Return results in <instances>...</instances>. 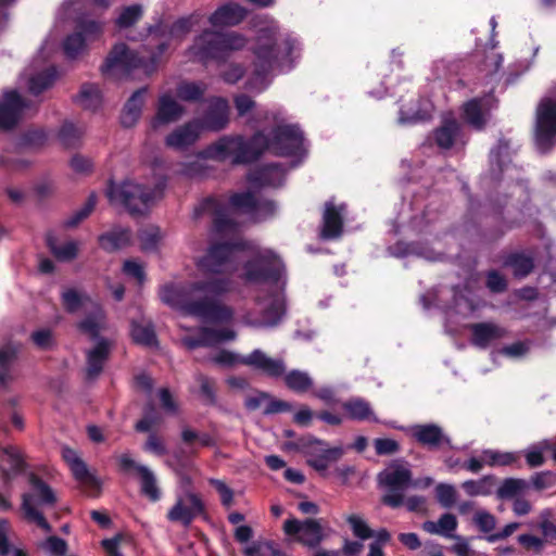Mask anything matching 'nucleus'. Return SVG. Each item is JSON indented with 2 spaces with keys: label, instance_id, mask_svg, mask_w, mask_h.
Here are the masks:
<instances>
[{
  "label": "nucleus",
  "instance_id": "f257e3e1",
  "mask_svg": "<svg viewBox=\"0 0 556 556\" xmlns=\"http://www.w3.org/2000/svg\"><path fill=\"white\" fill-rule=\"evenodd\" d=\"M235 247L236 244L229 243L211 247L207 253L197 261V268L206 278L193 281L187 287L166 283L160 290L161 301L205 321L231 320L232 309L219 303L217 298L229 292L232 282L228 277L217 275L231 274L237 269Z\"/></svg>",
  "mask_w": 556,
  "mask_h": 556
},
{
  "label": "nucleus",
  "instance_id": "f03ea898",
  "mask_svg": "<svg viewBox=\"0 0 556 556\" xmlns=\"http://www.w3.org/2000/svg\"><path fill=\"white\" fill-rule=\"evenodd\" d=\"M302 144L303 135L295 125L279 123L271 140L262 132L255 134L248 141L242 137H224L208 148L207 154L220 161L230 159L232 163L241 164L256 160L265 150L279 156L295 155Z\"/></svg>",
  "mask_w": 556,
  "mask_h": 556
},
{
  "label": "nucleus",
  "instance_id": "7ed1b4c3",
  "mask_svg": "<svg viewBox=\"0 0 556 556\" xmlns=\"http://www.w3.org/2000/svg\"><path fill=\"white\" fill-rule=\"evenodd\" d=\"M203 15L193 13L174 22L170 26H163L160 30V40L156 43V52H151L148 64L144 56H138L135 52L128 50L124 43L114 46L102 66L103 74L112 77H123L132 70L142 67L144 73L149 74L157 62V59L166 51L173 41H181L198 25Z\"/></svg>",
  "mask_w": 556,
  "mask_h": 556
},
{
  "label": "nucleus",
  "instance_id": "20e7f679",
  "mask_svg": "<svg viewBox=\"0 0 556 556\" xmlns=\"http://www.w3.org/2000/svg\"><path fill=\"white\" fill-rule=\"evenodd\" d=\"M292 49V41L282 37L276 27L262 29L253 50L254 61L247 83L248 88L257 92L263 91L269 84L270 73L291 54Z\"/></svg>",
  "mask_w": 556,
  "mask_h": 556
},
{
  "label": "nucleus",
  "instance_id": "39448f33",
  "mask_svg": "<svg viewBox=\"0 0 556 556\" xmlns=\"http://www.w3.org/2000/svg\"><path fill=\"white\" fill-rule=\"evenodd\" d=\"M165 187V177L159 175L154 179L153 187L125 181L121 185L111 184L106 193L112 203L124 205L130 214H143L163 195Z\"/></svg>",
  "mask_w": 556,
  "mask_h": 556
},
{
  "label": "nucleus",
  "instance_id": "423d86ee",
  "mask_svg": "<svg viewBox=\"0 0 556 556\" xmlns=\"http://www.w3.org/2000/svg\"><path fill=\"white\" fill-rule=\"evenodd\" d=\"M248 39L237 31L218 33L206 29L197 36L189 53L200 61L223 60L235 51L242 50Z\"/></svg>",
  "mask_w": 556,
  "mask_h": 556
},
{
  "label": "nucleus",
  "instance_id": "0eeeda50",
  "mask_svg": "<svg viewBox=\"0 0 556 556\" xmlns=\"http://www.w3.org/2000/svg\"><path fill=\"white\" fill-rule=\"evenodd\" d=\"M30 491L22 496V510L28 522L36 523L46 532L51 531L43 509L52 508L58 502L54 491L35 475L29 477Z\"/></svg>",
  "mask_w": 556,
  "mask_h": 556
},
{
  "label": "nucleus",
  "instance_id": "6e6552de",
  "mask_svg": "<svg viewBox=\"0 0 556 556\" xmlns=\"http://www.w3.org/2000/svg\"><path fill=\"white\" fill-rule=\"evenodd\" d=\"M63 305L71 313L85 308L88 315L78 324V329L84 334L96 339L100 331L105 328V314L102 307L91 301L86 294L79 293L75 289H66L62 293Z\"/></svg>",
  "mask_w": 556,
  "mask_h": 556
},
{
  "label": "nucleus",
  "instance_id": "1a4fd4ad",
  "mask_svg": "<svg viewBox=\"0 0 556 556\" xmlns=\"http://www.w3.org/2000/svg\"><path fill=\"white\" fill-rule=\"evenodd\" d=\"M296 447L307 458V464L320 473L326 472L330 464L344 454L342 446L329 447L327 442L313 437L301 438Z\"/></svg>",
  "mask_w": 556,
  "mask_h": 556
},
{
  "label": "nucleus",
  "instance_id": "9d476101",
  "mask_svg": "<svg viewBox=\"0 0 556 556\" xmlns=\"http://www.w3.org/2000/svg\"><path fill=\"white\" fill-rule=\"evenodd\" d=\"M379 482L389 489L383 495V504L397 508L403 505V492L412 486V472L402 465H392L379 473Z\"/></svg>",
  "mask_w": 556,
  "mask_h": 556
},
{
  "label": "nucleus",
  "instance_id": "9b49d317",
  "mask_svg": "<svg viewBox=\"0 0 556 556\" xmlns=\"http://www.w3.org/2000/svg\"><path fill=\"white\" fill-rule=\"evenodd\" d=\"M282 273V264L279 257L271 251L260 252L244 267V278L251 282L275 281L278 282Z\"/></svg>",
  "mask_w": 556,
  "mask_h": 556
},
{
  "label": "nucleus",
  "instance_id": "f8f14e48",
  "mask_svg": "<svg viewBox=\"0 0 556 556\" xmlns=\"http://www.w3.org/2000/svg\"><path fill=\"white\" fill-rule=\"evenodd\" d=\"M283 531L289 536H295L298 542L308 547H316L326 536L321 520L312 518L287 519L283 522Z\"/></svg>",
  "mask_w": 556,
  "mask_h": 556
},
{
  "label": "nucleus",
  "instance_id": "ddd939ff",
  "mask_svg": "<svg viewBox=\"0 0 556 556\" xmlns=\"http://www.w3.org/2000/svg\"><path fill=\"white\" fill-rule=\"evenodd\" d=\"M520 453L507 452L488 448L483 450L479 456L470 457L465 464L464 468L472 473H478L484 466L488 467H509L514 466L520 468Z\"/></svg>",
  "mask_w": 556,
  "mask_h": 556
},
{
  "label": "nucleus",
  "instance_id": "4468645a",
  "mask_svg": "<svg viewBox=\"0 0 556 556\" xmlns=\"http://www.w3.org/2000/svg\"><path fill=\"white\" fill-rule=\"evenodd\" d=\"M556 135V103L549 99L542 100L536 110L535 141L541 150L552 146Z\"/></svg>",
  "mask_w": 556,
  "mask_h": 556
},
{
  "label": "nucleus",
  "instance_id": "2eb2a0df",
  "mask_svg": "<svg viewBox=\"0 0 556 556\" xmlns=\"http://www.w3.org/2000/svg\"><path fill=\"white\" fill-rule=\"evenodd\" d=\"M204 215L212 217L214 229L218 233H231L237 228V224L230 217L229 208L215 199H205L194 208V219Z\"/></svg>",
  "mask_w": 556,
  "mask_h": 556
},
{
  "label": "nucleus",
  "instance_id": "dca6fc26",
  "mask_svg": "<svg viewBox=\"0 0 556 556\" xmlns=\"http://www.w3.org/2000/svg\"><path fill=\"white\" fill-rule=\"evenodd\" d=\"M204 513V503L201 497L192 492L177 498L174 506L168 510L167 518L172 522H177L188 527L191 522Z\"/></svg>",
  "mask_w": 556,
  "mask_h": 556
},
{
  "label": "nucleus",
  "instance_id": "f3484780",
  "mask_svg": "<svg viewBox=\"0 0 556 556\" xmlns=\"http://www.w3.org/2000/svg\"><path fill=\"white\" fill-rule=\"evenodd\" d=\"M243 365L273 379L281 378L287 369L282 358H274L260 349L245 355Z\"/></svg>",
  "mask_w": 556,
  "mask_h": 556
},
{
  "label": "nucleus",
  "instance_id": "a211bd4d",
  "mask_svg": "<svg viewBox=\"0 0 556 556\" xmlns=\"http://www.w3.org/2000/svg\"><path fill=\"white\" fill-rule=\"evenodd\" d=\"M184 114L185 108L169 92H164L157 99L156 112L150 127L156 129L162 125L176 123Z\"/></svg>",
  "mask_w": 556,
  "mask_h": 556
},
{
  "label": "nucleus",
  "instance_id": "6ab92c4d",
  "mask_svg": "<svg viewBox=\"0 0 556 556\" xmlns=\"http://www.w3.org/2000/svg\"><path fill=\"white\" fill-rule=\"evenodd\" d=\"M27 108L28 105L16 91L5 92L0 103V128L10 129L14 127L23 117Z\"/></svg>",
  "mask_w": 556,
  "mask_h": 556
},
{
  "label": "nucleus",
  "instance_id": "aec40b11",
  "mask_svg": "<svg viewBox=\"0 0 556 556\" xmlns=\"http://www.w3.org/2000/svg\"><path fill=\"white\" fill-rule=\"evenodd\" d=\"M201 130L200 121L193 119L170 131L165 138V144L174 150H185L199 139Z\"/></svg>",
  "mask_w": 556,
  "mask_h": 556
},
{
  "label": "nucleus",
  "instance_id": "412c9836",
  "mask_svg": "<svg viewBox=\"0 0 556 556\" xmlns=\"http://www.w3.org/2000/svg\"><path fill=\"white\" fill-rule=\"evenodd\" d=\"M228 114L229 104L226 99L214 98L210 100L207 112L199 119L201 129L217 131L225 128L229 119Z\"/></svg>",
  "mask_w": 556,
  "mask_h": 556
},
{
  "label": "nucleus",
  "instance_id": "4be33fe9",
  "mask_svg": "<svg viewBox=\"0 0 556 556\" xmlns=\"http://www.w3.org/2000/svg\"><path fill=\"white\" fill-rule=\"evenodd\" d=\"M469 330L471 331V343L480 349H486L490 344L507 336L505 328L490 321L471 324Z\"/></svg>",
  "mask_w": 556,
  "mask_h": 556
},
{
  "label": "nucleus",
  "instance_id": "5701e85b",
  "mask_svg": "<svg viewBox=\"0 0 556 556\" xmlns=\"http://www.w3.org/2000/svg\"><path fill=\"white\" fill-rule=\"evenodd\" d=\"M412 437L430 450H438L444 444L450 445V439L441 427L434 424L415 425L410 428Z\"/></svg>",
  "mask_w": 556,
  "mask_h": 556
},
{
  "label": "nucleus",
  "instance_id": "b1692460",
  "mask_svg": "<svg viewBox=\"0 0 556 556\" xmlns=\"http://www.w3.org/2000/svg\"><path fill=\"white\" fill-rule=\"evenodd\" d=\"M25 468L24 457L15 446H8L0 450V476L4 483H8Z\"/></svg>",
  "mask_w": 556,
  "mask_h": 556
},
{
  "label": "nucleus",
  "instance_id": "393cba45",
  "mask_svg": "<svg viewBox=\"0 0 556 556\" xmlns=\"http://www.w3.org/2000/svg\"><path fill=\"white\" fill-rule=\"evenodd\" d=\"M236 333L230 329L215 330L203 327L200 329L199 338L184 337L181 343L188 349L193 350L199 346H208L223 341L235 339Z\"/></svg>",
  "mask_w": 556,
  "mask_h": 556
},
{
  "label": "nucleus",
  "instance_id": "a878e982",
  "mask_svg": "<svg viewBox=\"0 0 556 556\" xmlns=\"http://www.w3.org/2000/svg\"><path fill=\"white\" fill-rule=\"evenodd\" d=\"M147 87L136 90L124 105L121 114V124L125 128L134 127L140 119L146 103Z\"/></svg>",
  "mask_w": 556,
  "mask_h": 556
},
{
  "label": "nucleus",
  "instance_id": "bb28decb",
  "mask_svg": "<svg viewBox=\"0 0 556 556\" xmlns=\"http://www.w3.org/2000/svg\"><path fill=\"white\" fill-rule=\"evenodd\" d=\"M110 353V342L100 340L97 345L87 352L86 376L89 380L96 379L102 371Z\"/></svg>",
  "mask_w": 556,
  "mask_h": 556
},
{
  "label": "nucleus",
  "instance_id": "cd10ccee",
  "mask_svg": "<svg viewBox=\"0 0 556 556\" xmlns=\"http://www.w3.org/2000/svg\"><path fill=\"white\" fill-rule=\"evenodd\" d=\"M247 15V11L239 4L228 3L219 7L208 18L213 26H233L239 24Z\"/></svg>",
  "mask_w": 556,
  "mask_h": 556
},
{
  "label": "nucleus",
  "instance_id": "c85d7f7f",
  "mask_svg": "<svg viewBox=\"0 0 556 556\" xmlns=\"http://www.w3.org/2000/svg\"><path fill=\"white\" fill-rule=\"evenodd\" d=\"M283 172L279 165L273 164L249 174L248 180L255 186H273L276 187L280 184Z\"/></svg>",
  "mask_w": 556,
  "mask_h": 556
},
{
  "label": "nucleus",
  "instance_id": "c756f323",
  "mask_svg": "<svg viewBox=\"0 0 556 556\" xmlns=\"http://www.w3.org/2000/svg\"><path fill=\"white\" fill-rule=\"evenodd\" d=\"M99 243L106 251L123 249L131 243V233L126 228H114L99 237Z\"/></svg>",
  "mask_w": 556,
  "mask_h": 556
},
{
  "label": "nucleus",
  "instance_id": "7c9ffc66",
  "mask_svg": "<svg viewBox=\"0 0 556 556\" xmlns=\"http://www.w3.org/2000/svg\"><path fill=\"white\" fill-rule=\"evenodd\" d=\"M258 305L266 325H275L283 314V299L279 293H275L268 299H258Z\"/></svg>",
  "mask_w": 556,
  "mask_h": 556
},
{
  "label": "nucleus",
  "instance_id": "2f4dec72",
  "mask_svg": "<svg viewBox=\"0 0 556 556\" xmlns=\"http://www.w3.org/2000/svg\"><path fill=\"white\" fill-rule=\"evenodd\" d=\"M342 217L341 212L332 203H326L324 212L323 237L333 239L341 235Z\"/></svg>",
  "mask_w": 556,
  "mask_h": 556
},
{
  "label": "nucleus",
  "instance_id": "473e14b6",
  "mask_svg": "<svg viewBox=\"0 0 556 556\" xmlns=\"http://www.w3.org/2000/svg\"><path fill=\"white\" fill-rule=\"evenodd\" d=\"M230 204L233 208L242 210L244 212H257L261 206L271 214L275 206L271 202L260 203L252 192L236 193L230 198Z\"/></svg>",
  "mask_w": 556,
  "mask_h": 556
},
{
  "label": "nucleus",
  "instance_id": "72a5a7b5",
  "mask_svg": "<svg viewBox=\"0 0 556 556\" xmlns=\"http://www.w3.org/2000/svg\"><path fill=\"white\" fill-rule=\"evenodd\" d=\"M457 519L452 514H444L440 517V519L435 521H425L422 523V529L430 533V534H437L442 535L445 538H453L455 534L453 532L457 528Z\"/></svg>",
  "mask_w": 556,
  "mask_h": 556
},
{
  "label": "nucleus",
  "instance_id": "f704fd0d",
  "mask_svg": "<svg viewBox=\"0 0 556 556\" xmlns=\"http://www.w3.org/2000/svg\"><path fill=\"white\" fill-rule=\"evenodd\" d=\"M342 408L351 419L377 420L370 404L361 397H353L342 404Z\"/></svg>",
  "mask_w": 556,
  "mask_h": 556
},
{
  "label": "nucleus",
  "instance_id": "c9c22d12",
  "mask_svg": "<svg viewBox=\"0 0 556 556\" xmlns=\"http://www.w3.org/2000/svg\"><path fill=\"white\" fill-rule=\"evenodd\" d=\"M47 245L50 252L62 262H70L78 254V243L76 241L60 243L52 233L47 236Z\"/></svg>",
  "mask_w": 556,
  "mask_h": 556
},
{
  "label": "nucleus",
  "instance_id": "e433bc0d",
  "mask_svg": "<svg viewBox=\"0 0 556 556\" xmlns=\"http://www.w3.org/2000/svg\"><path fill=\"white\" fill-rule=\"evenodd\" d=\"M495 484L496 478L488 475L478 480H467L462 483V488L469 496H488L492 494Z\"/></svg>",
  "mask_w": 556,
  "mask_h": 556
},
{
  "label": "nucleus",
  "instance_id": "4c0bfd02",
  "mask_svg": "<svg viewBox=\"0 0 556 556\" xmlns=\"http://www.w3.org/2000/svg\"><path fill=\"white\" fill-rule=\"evenodd\" d=\"M281 378H283L286 387L296 393H305L313 387V379L306 371L298 369L285 371Z\"/></svg>",
  "mask_w": 556,
  "mask_h": 556
},
{
  "label": "nucleus",
  "instance_id": "58836bf2",
  "mask_svg": "<svg viewBox=\"0 0 556 556\" xmlns=\"http://www.w3.org/2000/svg\"><path fill=\"white\" fill-rule=\"evenodd\" d=\"M529 488L528 481L520 478H506L496 490L500 500H515L521 496Z\"/></svg>",
  "mask_w": 556,
  "mask_h": 556
},
{
  "label": "nucleus",
  "instance_id": "ea45409f",
  "mask_svg": "<svg viewBox=\"0 0 556 556\" xmlns=\"http://www.w3.org/2000/svg\"><path fill=\"white\" fill-rule=\"evenodd\" d=\"M131 337L136 343L147 346L157 344L156 334L153 325L148 320L131 323Z\"/></svg>",
  "mask_w": 556,
  "mask_h": 556
},
{
  "label": "nucleus",
  "instance_id": "a19ab883",
  "mask_svg": "<svg viewBox=\"0 0 556 556\" xmlns=\"http://www.w3.org/2000/svg\"><path fill=\"white\" fill-rule=\"evenodd\" d=\"M459 132V124L455 119H446L434 132L437 144L442 149H450Z\"/></svg>",
  "mask_w": 556,
  "mask_h": 556
},
{
  "label": "nucleus",
  "instance_id": "79ce46f5",
  "mask_svg": "<svg viewBox=\"0 0 556 556\" xmlns=\"http://www.w3.org/2000/svg\"><path fill=\"white\" fill-rule=\"evenodd\" d=\"M14 532L4 519H0V556H8L12 553V556H26V554L18 548L14 547Z\"/></svg>",
  "mask_w": 556,
  "mask_h": 556
},
{
  "label": "nucleus",
  "instance_id": "37998d69",
  "mask_svg": "<svg viewBox=\"0 0 556 556\" xmlns=\"http://www.w3.org/2000/svg\"><path fill=\"white\" fill-rule=\"evenodd\" d=\"M138 475L141 479V492L152 502L159 501L161 492L153 471L148 467H138Z\"/></svg>",
  "mask_w": 556,
  "mask_h": 556
},
{
  "label": "nucleus",
  "instance_id": "c03bdc74",
  "mask_svg": "<svg viewBox=\"0 0 556 556\" xmlns=\"http://www.w3.org/2000/svg\"><path fill=\"white\" fill-rule=\"evenodd\" d=\"M78 104L87 110H97L102 102L101 92L96 85H84L77 96Z\"/></svg>",
  "mask_w": 556,
  "mask_h": 556
},
{
  "label": "nucleus",
  "instance_id": "a18cd8bd",
  "mask_svg": "<svg viewBox=\"0 0 556 556\" xmlns=\"http://www.w3.org/2000/svg\"><path fill=\"white\" fill-rule=\"evenodd\" d=\"M464 115L466 121L478 130H481L486 123L481 101L478 99L470 100L464 105Z\"/></svg>",
  "mask_w": 556,
  "mask_h": 556
},
{
  "label": "nucleus",
  "instance_id": "49530a36",
  "mask_svg": "<svg viewBox=\"0 0 556 556\" xmlns=\"http://www.w3.org/2000/svg\"><path fill=\"white\" fill-rule=\"evenodd\" d=\"M87 39L84 38L80 31H76L66 37L63 43L65 54L71 58H77L86 52L88 48Z\"/></svg>",
  "mask_w": 556,
  "mask_h": 556
},
{
  "label": "nucleus",
  "instance_id": "de8ad7c7",
  "mask_svg": "<svg viewBox=\"0 0 556 556\" xmlns=\"http://www.w3.org/2000/svg\"><path fill=\"white\" fill-rule=\"evenodd\" d=\"M85 129L72 122H65L59 132V138L65 147H75L80 142Z\"/></svg>",
  "mask_w": 556,
  "mask_h": 556
},
{
  "label": "nucleus",
  "instance_id": "09e8293b",
  "mask_svg": "<svg viewBox=\"0 0 556 556\" xmlns=\"http://www.w3.org/2000/svg\"><path fill=\"white\" fill-rule=\"evenodd\" d=\"M205 92L203 84L182 81L177 87V96L184 101H198Z\"/></svg>",
  "mask_w": 556,
  "mask_h": 556
},
{
  "label": "nucleus",
  "instance_id": "8fccbe9b",
  "mask_svg": "<svg viewBox=\"0 0 556 556\" xmlns=\"http://www.w3.org/2000/svg\"><path fill=\"white\" fill-rule=\"evenodd\" d=\"M16 356V350L7 345L0 349V384L5 387L11 380V376L9 374V367L13 363Z\"/></svg>",
  "mask_w": 556,
  "mask_h": 556
},
{
  "label": "nucleus",
  "instance_id": "3c124183",
  "mask_svg": "<svg viewBox=\"0 0 556 556\" xmlns=\"http://www.w3.org/2000/svg\"><path fill=\"white\" fill-rule=\"evenodd\" d=\"M346 522L350 525L353 534L361 539L367 540L375 535L374 531L369 528L363 517L356 514H351L345 517Z\"/></svg>",
  "mask_w": 556,
  "mask_h": 556
},
{
  "label": "nucleus",
  "instance_id": "603ef678",
  "mask_svg": "<svg viewBox=\"0 0 556 556\" xmlns=\"http://www.w3.org/2000/svg\"><path fill=\"white\" fill-rule=\"evenodd\" d=\"M506 264L513 268V273L516 277H525L533 269L532 258L521 254L511 255Z\"/></svg>",
  "mask_w": 556,
  "mask_h": 556
},
{
  "label": "nucleus",
  "instance_id": "864d4df0",
  "mask_svg": "<svg viewBox=\"0 0 556 556\" xmlns=\"http://www.w3.org/2000/svg\"><path fill=\"white\" fill-rule=\"evenodd\" d=\"M139 239L143 251H152L156 249L162 239V235L157 227L150 226L140 230Z\"/></svg>",
  "mask_w": 556,
  "mask_h": 556
},
{
  "label": "nucleus",
  "instance_id": "5fc2aeb1",
  "mask_svg": "<svg viewBox=\"0 0 556 556\" xmlns=\"http://www.w3.org/2000/svg\"><path fill=\"white\" fill-rule=\"evenodd\" d=\"M97 203V199L94 194H91L87 202L84 204L83 207L77 210L72 216H70L65 222L64 225L68 228L76 227L79 225L85 218H87L90 213L94 210Z\"/></svg>",
  "mask_w": 556,
  "mask_h": 556
},
{
  "label": "nucleus",
  "instance_id": "6e6d98bb",
  "mask_svg": "<svg viewBox=\"0 0 556 556\" xmlns=\"http://www.w3.org/2000/svg\"><path fill=\"white\" fill-rule=\"evenodd\" d=\"M54 80V73L53 72H45L40 73L37 76L33 77L29 81V91L38 96L48 88H50Z\"/></svg>",
  "mask_w": 556,
  "mask_h": 556
},
{
  "label": "nucleus",
  "instance_id": "4d7b16f0",
  "mask_svg": "<svg viewBox=\"0 0 556 556\" xmlns=\"http://www.w3.org/2000/svg\"><path fill=\"white\" fill-rule=\"evenodd\" d=\"M435 495L441 506L448 508L456 502V489L452 484L439 483L435 488Z\"/></svg>",
  "mask_w": 556,
  "mask_h": 556
},
{
  "label": "nucleus",
  "instance_id": "13d9d810",
  "mask_svg": "<svg viewBox=\"0 0 556 556\" xmlns=\"http://www.w3.org/2000/svg\"><path fill=\"white\" fill-rule=\"evenodd\" d=\"M211 362L220 366V367H235L238 365H243L244 356L235 354L232 352L223 350L217 352L215 355L211 356Z\"/></svg>",
  "mask_w": 556,
  "mask_h": 556
},
{
  "label": "nucleus",
  "instance_id": "bf43d9fd",
  "mask_svg": "<svg viewBox=\"0 0 556 556\" xmlns=\"http://www.w3.org/2000/svg\"><path fill=\"white\" fill-rule=\"evenodd\" d=\"M551 442L545 440L540 443L539 446L529 448L525 456L527 459V464L531 467H539L544 464L543 451H549Z\"/></svg>",
  "mask_w": 556,
  "mask_h": 556
},
{
  "label": "nucleus",
  "instance_id": "052dcab7",
  "mask_svg": "<svg viewBox=\"0 0 556 556\" xmlns=\"http://www.w3.org/2000/svg\"><path fill=\"white\" fill-rule=\"evenodd\" d=\"M247 556H285V554L270 542L260 543L245 548Z\"/></svg>",
  "mask_w": 556,
  "mask_h": 556
},
{
  "label": "nucleus",
  "instance_id": "680f3d73",
  "mask_svg": "<svg viewBox=\"0 0 556 556\" xmlns=\"http://www.w3.org/2000/svg\"><path fill=\"white\" fill-rule=\"evenodd\" d=\"M142 15L140 5H130L125 8L118 16L116 23L119 27H129L134 25Z\"/></svg>",
  "mask_w": 556,
  "mask_h": 556
},
{
  "label": "nucleus",
  "instance_id": "e2e57ef3",
  "mask_svg": "<svg viewBox=\"0 0 556 556\" xmlns=\"http://www.w3.org/2000/svg\"><path fill=\"white\" fill-rule=\"evenodd\" d=\"M530 482L536 491H543L556 485V475L551 471H541L534 473Z\"/></svg>",
  "mask_w": 556,
  "mask_h": 556
},
{
  "label": "nucleus",
  "instance_id": "0e129e2a",
  "mask_svg": "<svg viewBox=\"0 0 556 556\" xmlns=\"http://www.w3.org/2000/svg\"><path fill=\"white\" fill-rule=\"evenodd\" d=\"M78 28L88 43L99 39L102 34V24L94 21H83Z\"/></svg>",
  "mask_w": 556,
  "mask_h": 556
},
{
  "label": "nucleus",
  "instance_id": "69168bd1",
  "mask_svg": "<svg viewBox=\"0 0 556 556\" xmlns=\"http://www.w3.org/2000/svg\"><path fill=\"white\" fill-rule=\"evenodd\" d=\"M197 380L199 382L201 395L203 399L206 401V403L214 404L216 401L214 381L203 375H199Z\"/></svg>",
  "mask_w": 556,
  "mask_h": 556
},
{
  "label": "nucleus",
  "instance_id": "338daca9",
  "mask_svg": "<svg viewBox=\"0 0 556 556\" xmlns=\"http://www.w3.org/2000/svg\"><path fill=\"white\" fill-rule=\"evenodd\" d=\"M473 521L479 527V529L485 533L494 530L496 526L495 517L485 510L477 511L473 517Z\"/></svg>",
  "mask_w": 556,
  "mask_h": 556
},
{
  "label": "nucleus",
  "instance_id": "774afa93",
  "mask_svg": "<svg viewBox=\"0 0 556 556\" xmlns=\"http://www.w3.org/2000/svg\"><path fill=\"white\" fill-rule=\"evenodd\" d=\"M486 287L491 292L501 293L507 288L506 279L496 270H491L486 276Z\"/></svg>",
  "mask_w": 556,
  "mask_h": 556
}]
</instances>
